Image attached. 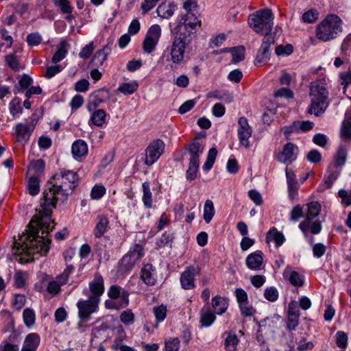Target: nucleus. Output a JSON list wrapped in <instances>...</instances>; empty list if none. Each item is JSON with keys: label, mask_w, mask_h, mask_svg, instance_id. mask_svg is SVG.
<instances>
[{"label": "nucleus", "mask_w": 351, "mask_h": 351, "mask_svg": "<svg viewBox=\"0 0 351 351\" xmlns=\"http://www.w3.org/2000/svg\"><path fill=\"white\" fill-rule=\"evenodd\" d=\"M79 180L78 175L71 170L61 169L47 181L43 193L41 210L29 221L27 233L13 243L14 254L20 256L19 262L23 264L34 261V255H46L50 249L49 237L52 221V210L57 202H64L75 189Z\"/></svg>", "instance_id": "1"}, {"label": "nucleus", "mask_w": 351, "mask_h": 351, "mask_svg": "<svg viewBox=\"0 0 351 351\" xmlns=\"http://www.w3.org/2000/svg\"><path fill=\"white\" fill-rule=\"evenodd\" d=\"M197 8L195 0H186L183 3V8L187 12L182 16L180 22L175 27L176 34L171 46V60L175 65L184 62L186 49L191 45L196 36L197 27L201 26V21L191 11Z\"/></svg>", "instance_id": "2"}, {"label": "nucleus", "mask_w": 351, "mask_h": 351, "mask_svg": "<svg viewBox=\"0 0 351 351\" xmlns=\"http://www.w3.org/2000/svg\"><path fill=\"white\" fill-rule=\"evenodd\" d=\"M343 22L335 14H328L317 25L316 38L322 42H328L337 38L343 32Z\"/></svg>", "instance_id": "3"}, {"label": "nucleus", "mask_w": 351, "mask_h": 351, "mask_svg": "<svg viewBox=\"0 0 351 351\" xmlns=\"http://www.w3.org/2000/svg\"><path fill=\"white\" fill-rule=\"evenodd\" d=\"M143 256V247L139 243H135L119 261V271L122 274L130 272Z\"/></svg>", "instance_id": "4"}, {"label": "nucleus", "mask_w": 351, "mask_h": 351, "mask_svg": "<svg viewBox=\"0 0 351 351\" xmlns=\"http://www.w3.org/2000/svg\"><path fill=\"white\" fill-rule=\"evenodd\" d=\"M199 136H196L193 142L189 144L186 149L190 155L189 168L186 171V178L188 180H193L197 176L199 166V156L204 152V146L197 141Z\"/></svg>", "instance_id": "5"}, {"label": "nucleus", "mask_w": 351, "mask_h": 351, "mask_svg": "<svg viewBox=\"0 0 351 351\" xmlns=\"http://www.w3.org/2000/svg\"><path fill=\"white\" fill-rule=\"evenodd\" d=\"M165 144L161 139H156L149 143L145 149L144 164L147 166L154 165L165 152Z\"/></svg>", "instance_id": "6"}, {"label": "nucleus", "mask_w": 351, "mask_h": 351, "mask_svg": "<svg viewBox=\"0 0 351 351\" xmlns=\"http://www.w3.org/2000/svg\"><path fill=\"white\" fill-rule=\"evenodd\" d=\"M161 36V27L159 25H152L145 36L143 42V49L147 53H151L159 41Z\"/></svg>", "instance_id": "7"}, {"label": "nucleus", "mask_w": 351, "mask_h": 351, "mask_svg": "<svg viewBox=\"0 0 351 351\" xmlns=\"http://www.w3.org/2000/svg\"><path fill=\"white\" fill-rule=\"evenodd\" d=\"M99 303V302L90 298H88L86 300H80L77 303L80 319L84 322H88L90 319V315L98 307Z\"/></svg>", "instance_id": "8"}, {"label": "nucleus", "mask_w": 351, "mask_h": 351, "mask_svg": "<svg viewBox=\"0 0 351 351\" xmlns=\"http://www.w3.org/2000/svg\"><path fill=\"white\" fill-rule=\"evenodd\" d=\"M200 273L199 267L195 265H189L185 268L181 274L180 282L181 287L185 290H190L195 288V278Z\"/></svg>", "instance_id": "9"}, {"label": "nucleus", "mask_w": 351, "mask_h": 351, "mask_svg": "<svg viewBox=\"0 0 351 351\" xmlns=\"http://www.w3.org/2000/svg\"><path fill=\"white\" fill-rule=\"evenodd\" d=\"M299 152L298 147L293 143L284 145L282 152L278 155V160L284 164H291L296 160Z\"/></svg>", "instance_id": "10"}, {"label": "nucleus", "mask_w": 351, "mask_h": 351, "mask_svg": "<svg viewBox=\"0 0 351 351\" xmlns=\"http://www.w3.org/2000/svg\"><path fill=\"white\" fill-rule=\"evenodd\" d=\"M299 228L302 232L304 236L308 239L309 243L313 244V237H309L308 234H319L322 230V224L319 220L304 219L299 224Z\"/></svg>", "instance_id": "11"}, {"label": "nucleus", "mask_w": 351, "mask_h": 351, "mask_svg": "<svg viewBox=\"0 0 351 351\" xmlns=\"http://www.w3.org/2000/svg\"><path fill=\"white\" fill-rule=\"evenodd\" d=\"M108 295L112 300L120 298L117 308H124L129 305L130 293L126 290H122L118 285H111L108 289Z\"/></svg>", "instance_id": "12"}, {"label": "nucleus", "mask_w": 351, "mask_h": 351, "mask_svg": "<svg viewBox=\"0 0 351 351\" xmlns=\"http://www.w3.org/2000/svg\"><path fill=\"white\" fill-rule=\"evenodd\" d=\"M88 287L91 293L88 298L100 302V297L104 293L105 288L104 278L99 273L95 274L93 280L89 282Z\"/></svg>", "instance_id": "13"}, {"label": "nucleus", "mask_w": 351, "mask_h": 351, "mask_svg": "<svg viewBox=\"0 0 351 351\" xmlns=\"http://www.w3.org/2000/svg\"><path fill=\"white\" fill-rule=\"evenodd\" d=\"M238 124L239 128L237 132L240 143L243 147H248L249 138L252 134V129L248 124L247 119L244 117L239 119Z\"/></svg>", "instance_id": "14"}, {"label": "nucleus", "mask_w": 351, "mask_h": 351, "mask_svg": "<svg viewBox=\"0 0 351 351\" xmlns=\"http://www.w3.org/2000/svg\"><path fill=\"white\" fill-rule=\"evenodd\" d=\"M309 96L311 99L327 101L328 93L322 81H317L311 83Z\"/></svg>", "instance_id": "15"}, {"label": "nucleus", "mask_w": 351, "mask_h": 351, "mask_svg": "<svg viewBox=\"0 0 351 351\" xmlns=\"http://www.w3.org/2000/svg\"><path fill=\"white\" fill-rule=\"evenodd\" d=\"M140 279L147 286H154L157 281L156 268L151 263L144 264L141 269Z\"/></svg>", "instance_id": "16"}, {"label": "nucleus", "mask_w": 351, "mask_h": 351, "mask_svg": "<svg viewBox=\"0 0 351 351\" xmlns=\"http://www.w3.org/2000/svg\"><path fill=\"white\" fill-rule=\"evenodd\" d=\"M111 52V45L107 44L102 49L97 50L92 58L89 66L92 68H98L103 65Z\"/></svg>", "instance_id": "17"}, {"label": "nucleus", "mask_w": 351, "mask_h": 351, "mask_svg": "<svg viewBox=\"0 0 351 351\" xmlns=\"http://www.w3.org/2000/svg\"><path fill=\"white\" fill-rule=\"evenodd\" d=\"M289 197L294 199L298 197V182L294 172L288 167L285 169Z\"/></svg>", "instance_id": "18"}, {"label": "nucleus", "mask_w": 351, "mask_h": 351, "mask_svg": "<svg viewBox=\"0 0 351 351\" xmlns=\"http://www.w3.org/2000/svg\"><path fill=\"white\" fill-rule=\"evenodd\" d=\"M34 126L19 123L15 126V135L16 141L19 143L25 144L29 139V137L34 130Z\"/></svg>", "instance_id": "19"}, {"label": "nucleus", "mask_w": 351, "mask_h": 351, "mask_svg": "<svg viewBox=\"0 0 351 351\" xmlns=\"http://www.w3.org/2000/svg\"><path fill=\"white\" fill-rule=\"evenodd\" d=\"M248 24L256 33H262L263 30V8L249 16Z\"/></svg>", "instance_id": "20"}, {"label": "nucleus", "mask_w": 351, "mask_h": 351, "mask_svg": "<svg viewBox=\"0 0 351 351\" xmlns=\"http://www.w3.org/2000/svg\"><path fill=\"white\" fill-rule=\"evenodd\" d=\"M263 252L257 250L250 254L245 260V264L248 269L251 270H259L263 263Z\"/></svg>", "instance_id": "21"}, {"label": "nucleus", "mask_w": 351, "mask_h": 351, "mask_svg": "<svg viewBox=\"0 0 351 351\" xmlns=\"http://www.w3.org/2000/svg\"><path fill=\"white\" fill-rule=\"evenodd\" d=\"M176 9V5L174 2L164 1L158 5L156 12L161 19H169L173 15Z\"/></svg>", "instance_id": "22"}, {"label": "nucleus", "mask_w": 351, "mask_h": 351, "mask_svg": "<svg viewBox=\"0 0 351 351\" xmlns=\"http://www.w3.org/2000/svg\"><path fill=\"white\" fill-rule=\"evenodd\" d=\"M108 218L104 215H98L96 219V225L93 230V234L95 237H101L108 230Z\"/></svg>", "instance_id": "23"}, {"label": "nucleus", "mask_w": 351, "mask_h": 351, "mask_svg": "<svg viewBox=\"0 0 351 351\" xmlns=\"http://www.w3.org/2000/svg\"><path fill=\"white\" fill-rule=\"evenodd\" d=\"M108 92L103 89L98 90L93 93L90 97V100L87 104V109L88 111L94 110L105 100L106 95Z\"/></svg>", "instance_id": "24"}, {"label": "nucleus", "mask_w": 351, "mask_h": 351, "mask_svg": "<svg viewBox=\"0 0 351 351\" xmlns=\"http://www.w3.org/2000/svg\"><path fill=\"white\" fill-rule=\"evenodd\" d=\"M328 106V103L327 101L311 99V104L308 108L307 112L316 117H319L326 111Z\"/></svg>", "instance_id": "25"}, {"label": "nucleus", "mask_w": 351, "mask_h": 351, "mask_svg": "<svg viewBox=\"0 0 351 351\" xmlns=\"http://www.w3.org/2000/svg\"><path fill=\"white\" fill-rule=\"evenodd\" d=\"M212 306L216 314L221 315L227 310L228 302L225 298L217 295L212 298Z\"/></svg>", "instance_id": "26"}, {"label": "nucleus", "mask_w": 351, "mask_h": 351, "mask_svg": "<svg viewBox=\"0 0 351 351\" xmlns=\"http://www.w3.org/2000/svg\"><path fill=\"white\" fill-rule=\"evenodd\" d=\"M285 240L283 234L276 229L271 230L267 233L266 241L267 244L270 245L271 243H274L277 248L283 244Z\"/></svg>", "instance_id": "27"}, {"label": "nucleus", "mask_w": 351, "mask_h": 351, "mask_svg": "<svg viewBox=\"0 0 351 351\" xmlns=\"http://www.w3.org/2000/svg\"><path fill=\"white\" fill-rule=\"evenodd\" d=\"M71 152L74 157H82L88 153V145L83 140H76L72 145Z\"/></svg>", "instance_id": "28"}, {"label": "nucleus", "mask_w": 351, "mask_h": 351, "mask_svg": "<svg viewBox=\"0 0 351 351\" xmlns=\"http://www.w3.org/2000/svg\"><path fill=\"white\" fill-rule=\"evenodd\" d=\"M283 276L288 278L290 283L295 287H301L304 284L302 276L297 271H291L289 267H287L284 271Z\"/></svg>", "instance_id": "29"}, {"label": "nucleus", "mask_w": 351, "mask_h": 351, "mask_svg": "<svg viewBox=\"0 0 351 351\" xmlns=\"http://www.w3.org/2000/svg\"><path fill=\"white\" fill-rule=\"evenodd\" d=\"M40 336L37 333H30L26 336L23 347L32 350L33 351H36L40 344Z\"/></svg>", "instance_id": "30"}, {"label": "nucleus", "mask_w": 351, "mask_h": 351, "mask_svg": "<svg viewBox=\"0 0 351 351\" xmlns=\"http://www.w3.org/2000/svg\"><path fill=\"white\" fill-rule=\"evenodd\" d=\"M106 113L103 109L95 110L93 112L90 122L95 126L101 127L106 122Z\"/></svg>", "instance_id": "31"}, {"label": "nucleus", "mask_w": 351, "mask_h": 351, "mask_svg": "<svg viewBox=\"0 0 351 351\" xmlns=\"http://www.w3.org/2000/svg\"><path fill=\"white\" fill-rule=\"evenodd\" d=\"M19 347L16 343V336L10 335L0 344V351H19Z\"/></svg>", "instance_id": "32"}, {"label": "nucleus", "mask_w": 351, "mask_h": 351, "mask_svg": "<svg viewBox=\"0 0 351 351\" xmlns=\"http://www.w3.org/2000/svg\"><path fill=\"white\" fill-rule=\"evenodd\" d=\"M175 238L174 233L171 231L165 232L162 236L157 240L156 245L159 248L165 247H171L173 241Z\"/></svg>", "instance_id": "33"}, {"label": "nucleus", "mask_w": 351, "mask_h": 351, "mask_svg": "<svg viewBox=\"0 0 351 351\" xmlns=\"http://www.w3.org/2000/svg\"><path fill=\"white\" fill-rule=\"evenodd\" d=\"M321 205L318 202H311L306 204L305 219H313L319 215L321 211Z\"/></svg>", "instance_id": "34"}, {"label": "nucleus", "mask_w": 351, "mask_h": 351, "mask_svg": "<svg viewBox=\"0 0 351 351\" xmlns=\"http://www.w3.org/2000/svg\"><path fill=\"white\" fill-rule=\"evenodd\" d=\"M215 319H216V317L214 313L209 312L208 311H205L204 308H203L201 310L200 319H199L201 326H202V327L210 326L215 322Z\"/></svg>", "instance_id": "35"}, {"label": "nucleus", "mask_w": 351, "mask_h": 351, "mask_svg": "<svg viewBox=\"0 0 351 351\" xmlns=\"http://www.w3.org/2000/svg\"><path fill=\"white\" fill-rule=\"evenodd\" d=\"M239 339L234 332H229L224 341V348L226 351H236Z\"/></svg>", "instance_id": "36"}, {"label": "nucleus", "mask_w": 351, "mask_h": 351, "mask_svg": "<svg viewBox=\"0 0 351 351\" xmlns=\"http://www.w3.org/2000/svg\"><path fill=\"white\" fill-rule=\"evenodd\" d=\"M208 98H215L217 99L223 100L227 104L231 103L233 101V97L232 95L228 92V91H219V90H214L209 92L207 94Z\"/></svg>", "instance_id": "37"}, {"label": "nucleus", "mask_w": 351, "mask_h": 351, "mask_svg": "<svg viewBox=\"0 0 351 351\" xmlns=\"http://www.w3.org/2000/svg\"><path fill=\"white\" fill-rule=\"evenodd\" d=\"M32 79L28 75L23 74L19 80V87H15L13 89V93L16 95L23 92L30 86V85L32 84Z\"/></svg>", "instance_id": "38"}, {"label": "nucleus", "mask_w": 351, "mask_h": 351, "mask_svg": "<svg viewBox=\"0 0 351 351\" xmlns=\"http://www.w3.org/2000/svg\"><path fill=\"white\" fill-rule=\"evenodd\" d=\"M67 42L66 40H62L60 43L59 49L53 54L51 62L54 64H57L62 61L66 56L67 51L66 49Z\"/></svg>", "instance_id": "39"}, {"label": "nucleus", "mask_w": 351, "mask_h": 351, "mask_svg": "<svg viewBox=\"0 0 351 351\" xmlns=\"http://www.w3.org/2000/svg\"><path fill=\"white\" fill-rule=\"evenodd\" d=\"M143 195L142 200L144 206L147 208H151L152 207V195L150 191L149 183L145 182L142 184Z\"/></svg>", "instance_id": "40"}, {"label": "nucleus", "mask_w": 351, "mask_h": 351, "mask_svg": "<svg viewBox=\"0 0 351 351\" xmlns=\"http://www.w3.org/2000/svg\"><path fill=\"white\" fill-rule=\"evenodd\" d=\"M138 87V84L136 81H132L128 83H122L118 88V91L124 95H132L134 93Z\"/></svg>", "instance_id": "41"}, {"label": "nucleus", "mask_w": 351, "mask_h": 351, "mask_svg": "<svg viewBox=\"0 0 351 351\" xmlns=\"http://www.w3.org/2000/svg\"><path fill=\"white\" fill-rule=\"evenodd\" d=\"M28 192L31 195H36L40 192V180L38 177L32 176L27 182Z\"/></svg>", "instance_id": "42"}, {"label": "nucleus", "mask_w": 351, "mask_h": 351, "mask_svg": "<svg viewBox=\"0 0 351 351\" xmlns=\"http://www.w3.org/2000/svg\"><path fill=\"white\" fill-rule=\"evenodd\" d=\"M341 136L346 140L351 139V116H346L341 128Z\"/></svg>", "instance_id": "43"}, {"label": "nucleus", "mask_w": 351, "mask_h": 351, "mask_svg": "<svg viewBox=\"0 0 351 351\" xmlns=\"http://www.w3.org/2000/svg\"><path fill=\"white\" fill-rule=\"evenodd\" d=\"M215 215V208L213 203L211 200L207 199L205 202L204 207V219L208 223Z\"/></svg>", "instance_id": "44"}, {"label": "nucleus", "mask_w": 351, "mask_h": 351, "mask_svg": "<svg viewBox=\"0 0 351 351\" xmlns=\"http://www.w3.org/2000/svg\"><path fill=\"white\" fill-rule=\"evenodd\" d=\"M232 59V62L237 64L245 58V48L243 46L232 47L231 53Z\"/></svg>", "instance_id": "45"}, {"label": "nucleus", "mask_w": 351, "mask_h": 351, "mask_svg": "<svg viewBox=\"0 0 351 351\" xmlns=\"http://www.w3.org/2000/svg\"><path fill=\"white\" fill-rule=\"evenodd\" d=\"M45 164L43 160L39 159L31 162L29 169L33 171L34 176H36L42 174L44 171Z\"/></svg>", "instance_id": "46"}, {"label": "nucleus", "mask_w": 351, "mask_h": 351, "mask_svg": "<svg viewBox=\"0 0 351 351\" xmlns=\"http://www.w3.org/2000/svg\"><path fill=\"white\" fill-rule=\"evenodd\" d=\"M347 158V150L343 146H340L338 149L337 153L335 156V167H342Z\"/></svg>", "instance_id": "47"}, {"label": "nucleus", "mask_w": 351, "mask_h": 351, "mask_svg": "<svg viewBox=\"0 0 351 351\" xmlns=\"http://www.w3.org/2000/svg\"><path fill=\"white\" fill-rule=\"evenodd\" d=\"M23 318L26 326L30 327L33 326L36 319L34 311L29 308H25L23 312Z\"/></svg>", "instance_id": "48"}, {"label": "nucleus", "mask_w": 351, "mask_h": 351, "mask_svg": "<svg viewBox=\"0 0 351 351\" xmlns=\"http://www.w3.org/2000/svg\"><path fill=\"white\" fill-rule=\"evenodd\" d=\"M119 317L121 322L125 326L133 324L135 319L134 314L130 308L122 311Z\"/></svg>", "instance_id": "49"}, {"label": "nucleus", "mask_w": 351, "mask_h": 351, "mask_svg": "<svg viewBox=\"0 0 351 351\" xmlns=\"http://www.w3.org/2000/svg\"><path fill=\"white\" fill-rule=\"evenodd\" d=\"M153 311L158 323L165 320L167 312V306L165 305L161 304L158 306H155L154 307Z\"/></svg>", "instance_id": "50"}, {"label": "nucleus", "mask_w": 351, "mask_h": 351, "mask_svg": "<svg viewBox=\"0 0 351 351\" xmlns=\"http://www.w3.org/2000/svg\"><path fill=\"white\" fill-rule=\"evenodd\" d=\"M53 3L60 8L62 13L69 14L72 13L73 8L69 0H53Z\"/></svg>", "instance_id": "51"}, {"label": "nucleus", "mask_w": 351, "mask_h": 351, "mask_svg": "<svg viewBox=\"0 0 351 351\" xmlns=\"http://www.w3.org/2000/svg\"><path fill=\"white\" fill-rule=\"evenodd\" d=\"M73 265H67L63 272L58 276V280L61 285H66L68 282L69 276L74 271Z\"/></svg>", "instance_id": "52"}, {"label": "nucleus", "mask_w": 351, "mask_h": 351, "mask_svg": "<svg viewBox=\"0 0 351 351\" xmlns=\"http://www.w3.org/2000/svg\"><path fill=\"white\" fill-rule=\"evenodd\" d=\"M5 61L8 66L14 71L20 70L19 62L16 56L13 53H10L5 57Z\"/></svg>", "instance_id": "53"}, {"label": "nucleus", "mask_w": 351, "mask_h": 351, "mask_svg": "<svg viewBox=\"0 0 351 351\" xmlns=\"http://www.w3.org/2000/svg\"><path fill=\"white\" fill-rule=\"evenodd\" d=\"M318 16L319 12L316 10L312 9L303 14L302 20L304 23H312L317 19Z\"/></svg>", "instance_id": "54"}, {"label": "nucleus", "mask_w": 351, "mask_h": 351, "mask_svg": "<svg viewBox=\"0 0 351 351\" xmlns=\"http://www.w3.org/2000/svg\"><path fill=\"white\" fill-rule=\"evenodd\" d=\"M281 33V29L276 27L274 32L265 35V44H268L269 45L274 44L276 40L280 37Z\"/></svg>", "instance_id": "55"}, {"label": "nucleus", "mask_w": 351, "mask_h": 351, "mask_svg": "<svg viewBox=\"0 0 351 351\" xmlns=\"http://www.w3.org/2000/svg\"><path fill=\"white\" fill-rule=\"evenodd\" d=\"M335 337L337 346L341 349H345L348 346V336L346 333L343 331H337Z\"/></svg>", "instance_id": "56"}, {"label": "nucleus", "mask_w": 351, "mask_h": 351, "mask_svg": "<svg viewBox=\"0 0 351 351\" xmlns=\"http://www.w3.org/2000/svg\"><path fill=\"white\" fill-rule=\"evenodd\" d=\"M274 14L270 8H265V32L271 31L273 26Z\"/></svg>", "instance_id": "57"}, {"label": "nucleus", "mask_w": 351, "mask_h": 351, "mask_svg": "<svg viewBox=\"0 0 351 351\" xmlns=\"http://www.w3.org/2000/svg\"><path fill=\"white\" fill-rule=\"evenodd\" d=\"M279 296L277 289L274 287H267L265 290V298L269 302H275Z\"/></svg>", "instance_id": "58"}, {"label": "nucleus", "mask_w": 351, "mask_h": 351, "mask_svg": "<svg viewBox=\"0 0 351 351\" xmlns=\"http://www.w3.org/2000/svg\"><path fill=\"white\" fill-rule=\"evenodd\" d=\"M42 37L38 32L31 33L27 36V43L29 46H38L42 42Z\"/></svg>", "instance_id": "59"}, {"label": "nucleus", "mask_w": 351, "mask_h": 351, "mask_svg": "<svg viewBox=\"0 0 351 351\" xmlns=\"http://www.w3.org/2000/svg\"><path fill=\"white\" fill-rule=\"evenodd\" d=\"M304 215L303 208L300 205L293 208L290 213V220L293 221H298Z\"/></svg>", "instance_id": "60"}, {"label": "nucleus", "mask_w": 351, "mask_h": 351, "mask_svg": "<svg viewBox=\"0 0 351 351\" xmlns=\"http://www.w3.org/2000/svg\"><path fill=\"white\" fill-rule=\"evenodd\" d=\"M93 50L94 44L93 42H90L82 49L81 51L79 53V56L84 60L88 59L92 54Z\"/></svg>", "instance_id": "61"}, {"label": "nucleus", "mask_w": 351, "mask_h": 351, "mask_svg": "<svg viewBox=\"0 0 351 351\" xmlns=\"http://www.w3.org/2000/svg\"><path fill=\"white\" fill-rule=\"evenodd\" d=\"M180 343L178 337L165 341V351H179Z\"/></svg>", "instance_id": "62"}, {"label": "nucleus", "mask_w": 351, "mask_h": 351, "mask_svg": "<svg viewBox=\"0 0 351 351\" xmlns=\"http://www.w3.org/2000/svg\"><path fill=\"white\" fill-rule=\"evenodd\" d=\"M23 111V108L21 105L19 100L16 101V99H13L10 102V112L12 116H17L20 114Z\"/></svg>", "instance_id": "63"}, {"label": "nucleus", "mask_w": 351, "mask_h": 351, "mask_svg": "<svg viewBox=\"0 0 351 351\" xmlns=\"http://www.w3.org/2000/svg\"><path fill=\"white\" fill-rule=\"evenodd\" d=\"M106 193V189L101 185H95L93 186L91 191V197L95 199H100Z\"/></svg>", "instance_id": "64"}]
</instances>
